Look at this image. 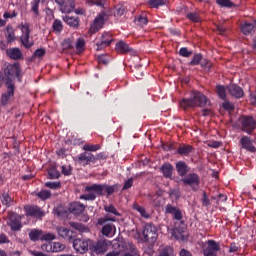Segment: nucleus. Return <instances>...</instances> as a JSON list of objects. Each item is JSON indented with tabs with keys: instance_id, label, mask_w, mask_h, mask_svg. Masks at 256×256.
I'll list each match as a JSON object with an SVG mask.
<instances>
[{
	"instance_id": "64",
	"label": "nucleus",
	"mask_w": 256,
	"mask_h": 256,
	"mask_svg": "<svg viewBox=\"0 0 256 256\" xmlns=\"http://www.w3.org/2000/svg\"><path fill=\"white\" fill-rule=\"evenodd\" d=\"M222 107H223V109H225V111H234L235 110V106L229 101L224 102L222 104Z\"/></svg>"
},
{
	"instance_id": "26",
	"label": "nucleus",
	"mask_w": 256,
	"mask_h": 256,
	"mask_svg": "<svg viewBox=\"0 0 256 256\" xmlns=\"http://www.w3.org/2000/svg\"><path fill=\"white\" fill-rule=\"evenodd\" d=\"M27 215H29V217L41 219V217H45V212H43L38 206H33L27 210Z\"/></svg>"
},
{
	"instance_id": "4",
	"label": "nucleus",
	"mask_w": 256,
	"mask_h": 256,
	"mask_svg": "<svg viewBox=\"0 0 256 256\" xmlns=\"http://www.w3.org/2000/svg\"><path fill=\"white\" fill-rule=\"evenodd\" d=\"M143 237L145 241L153 245V243L157 242L159 234L157 233V227L152 223H148L145 225L143 229Z\"/></svg>"
},
{
	"instance_id": "38",
	"label": "nucleus",
	"mask_w": 256,
	"mask_h": 256,
	"mask_svg": "<svg viewBox=\"0 0 256 256\" xmlns=\"http://www.w3.org/2000/svg\"><path fill=\"white\" fill-rule=\"evenodd\" d=\"M134 23H136L139 27H144V25H147V23H149V20L147 19V16L139 15L134 19Z\"/></svg>"
},
{
	"instance_id": "60",
	"label": "nucleus",
	"mask_w": 256,
	"mask_h": 256,
	"mask_svg": "<svg viewBox=\"0 0 256 256\" xmlns=\"http://www.w3.org/2000/svg\"><path fill=\"white\" fill-rule=\"evenodd\" d=\"M202 205H203V207L211 206V200H209V196L207 195V192H205V191L203 192Z\"/></svg>"
},
{
	"instance_id": "35",
	"label": "nucleus",
	"mask_w": 256,
	"mask_h": 256,
	"mask_svg": "<svg viewBox=\"0 0 256 256\" xmlns=\"http://www.w3.org/2000/svg\"><path fill=\"white\" fill-rule=\"evenodd\" d=\"M125 11H127V8L123 4H117L114 8V16L123 17V15H125Z\"/></svg>"
},
{
	"instance_id": "31",
	"label": "nucleus",
	"mask_w": 256,
	"mask_h": 256,
	"mask_svg": "<svg viewBox=\"0 0 256 256\" xmlns=\"http://www.w3.org/2000/svg\"><path fill=\"white\" fill-rule=\"evenodd\" d=\"M192 152H193V146L187 145V144H182L177 149L178 155L185 156V157H187Z\"/></svg>"
},
{
	"instance_id": "52",
	"label": "nucleus",
	"mask_w": 256,
	"mask_h": 256,
	"mask_svg": "<svg viewBox=\"0 0 256 256\" xmlns=\"http://www.w3.org/2000/svg\"><path fill=\"white\" fill-rule=\"evenodd\" d=\"M211 199L213 201H216V205H219V203H223L225 201H227V195L225 194H219L218 196H212Z\"/></svg>"
},
{
	"instance_id": "21",
	"label": "nucleus",
	"mask_w": 256,
	"mask_h": 256,
	"mask_svg": "<svg viewBox=\"0 0 256 256\" xmlns=\"http://www.w3.org/2000/svg\"><path fill=\"white\" fill-rule=\"evenodd\" d=\"M78 163H83V165H89L90 163H95V155L89 152H83L77 158Z\"/></svg>"
},
{
	"instance_id": "30",
	"label": "nucleus",
	"mask_w": 256,
	"mask_h": 256,
	"mask_svg": "<svg viewBox=\"0 0 256 256\" xmlns=\"http://www.w3.org/2000/svg\"><path fill=\"white\" fill-rule=\"evenodd\" d=\"M5 37L7 43H13L17 37L15 36V29H13V26L8 25L5 30Z\"/></svg>"
},
{
	"instance_id": "42",
	"label": "nucleus",
	"mask_w": 256,
	"mask_h": 256,
	"mask_svg": "<svg viewBox=\"0 0 256 256\" xmlns=\"http://www.w3.org/2000/svg\"><path fill=\"white\" fill-rule=\"evenodd\" d=\"M52 29L55 31V33H61V31H63V22H61L59 19L54 20Z\"/></svg>"
},
{
	"instance_id": "46",
	"label": "nucleus",
	"mask_w": 256,
	"mask_h": 256,
	"mask_svg": "<svg viewBox=\"0 0 256 256\" xmlns=\"http://www.w3.org/2000/svg\"><path fill=\"white\" fill-rule=\"evenodd\" d=\"M203 61V55H201V53L195 54L193 56V59L189 62L188 65H199V63H201Z\"/></svg>"
},
{
	"instance_id": "53",
	"label": "nucleus",
	"mask_w": 256,
	"mask_h": 256,
	"mask_svg": "<svg viewBox=\"0 0 256 256\" xmlns=\"http://www.w3.org/2000/svg\"><path fill=\"white\" fill-rule=\"evenodd\" d=\"M76 49L78 51V53H83V51H85V40L84 39H78L77 43H76Z\"/></svg>"
},
{
	"instance_id": "41",
	"label": "nucleus",
	"mask_w": 256,
	"mask_h": 256,
	"mask_svg": "<svg viewBox=\"0 0 256 256\" xmlns=\"http://www.w3.org/2000/svg\"><path fill=\"white\" fill-rule=\"evenodd\" d=\"M148 3L154 9H159V7H163V5H167V0H149Z\"/></svg>"
},
{
	"instance_id": "59",
	"label": "nucleus",
	"mask_w": 256,
	"mask_h": 256,
	"mask_svg": "<svg viewBox=\"0 0 256 256\" xmlns=\"http://www.w3.org/2000/svg\"><path fill=\"white\" fill-rule=\"evenodd\" d=\"M62 47L64 50L73 49V41L70 38H67L63 41Z\"/></svg>"
},
{
	"instance_id": "62",
	"label": "nucleus",
	"mask_w": 256,
	"mask_h": 256,
	"mask_svg": "<svg viewBox=\"0 0 256 256\" xmlns=\"http://www.w3.org/2000/svg\"><path fill=\"white\" fill-rule=\"evenodd\" d=\"M241 247L239 246V243L232 242L229 246V253H237Z\"/></svg>"
},
{
	"instance_id": "11",
	"label": "nucleus",
	"mask_w": 256,
	"mask_h": 256,
	"mask_svg": "<svg viewBox=\"0 0 256 256\" xmlns=\"http://www.w3.org/2000/svg\"><path fill=\"white\" fill-rule=\"evenodd\" d=\"M113 251L109 252L106 256H121V253H125L127 249V243L119 240L112 241Z\"/></svg>"
},
{
	"instance_id": "56",
	"label": "nucleus",
	"mask_w": 256,
	"mask_h": 256,
	"mask_svg": "<svg viewBox=\"0 0 256 256\" xmlns=\"http://www.w3.org/2000/svg\"><path fill=\"white\" fill-rule=\"evenodd\" d=\"M80 199H84V201H95L97 195L95 193L83 194L80 196Z\"/></svg>"
},
{
	"instance_id": "27",
	"label": "nucleus",
	"mask_w": 256,
	"mask_h": 256,
	"mask_svg": "<svg viewBox=\"0 0 256 256\" xmlns=\"http://www.w3.org/2000/svg\"><path fill=\"white\" fill-rule=\"evenodd\" d=\"M6 54L10 59H14L15 61H17V59H23V52H21L19 48H10L6 51Z\"/></svg>"
},
{
	"instance_id": "10",
	"label": "nucleus",
	"mask_w": 256,
	"mask_h": 256,
	"mask_svg": "<svg viewBox=\"0 0 256 256\" xmlns=\"http://www.w3.org/2000/svg\"><path fill=\"white\" fill-rule=\"evenodd\" d=\"M241 124L242 131H245V133H253L255 131L256 121L253 116H243L241 118Z\"/></svg>"
},
{
	"instance_id": "16",
	"label": "nucleus",
	"mask_w": 256,
	"mask_h": 256,
	"mask_svg": "<svg viewBox=\"0 0 256 256\" xmlns=\"http://www.w3.org/2000/svg\"><path fill=\"white\" fill-rule=\"evenodd\" d=\"M8 91L1 96V105H7L15 95V85H6Z\"/></svg>"
},
{
	"instance_id": "54",
	"label": "nucleus",
	"mask_w": 256,
	"mask_h": 256,
	"mask_svg": "<svg viewBox=\"0 0 256 256\" xmlns=\"http://www.w3.org/2000/svg\"><path fill=\"white\" fill-rule=\"evenodd\" d=\"M14 73L18 81H21L23 77V71H21V66H19V64H14Z\"/></svg>"
},
{
	"instance_id": "8",
	"label": "nucleus",
	"mask_w": 256,
	"mask_h": 256,
	"mask_svg": "<svg viewBox=\"0 0 256 256\" xmlns=\"http://www.w3.org/2000/svg\"><path fill=\"white\" fill-rule=\"evenodd\" d=\"M182 183H184V185H189V187H192L194 191H197V189H199L201 179L197 173H190L182 179Z\"/></svg>"
},
{
	"instance_id": "13",
	"label": "nucleus",
	"mask_w": 256,
	"mask_h": 256,
	"mask_svg": "<svg viewBox=\"0 0 256 256\" xmlns=\"http://www.w3.org/2000/svg\"><path fill=\"white\" fill-rule=\"evenodd\" d=\"M9 226L12 231L21 230V216L15 212L9 214Z\"/></svg>"
},
{
	"instance_id": "1",
	"label": "nucleus",
	"mask_w": 256,
	"mask_h": 256,
	"mask_svg": "<svg viewBox=\"0 0 256 256\" xmlns=\"http://www.w3.org/2000/svg\"><path fill=\"white\" fill-rule=\"evenodd\" d=\"M207 102L206 95L199 91H193L189 98H183L180 101V107L187 111V109H194V107H205Z\"/></svg>"
},
{
	"instance_id": "45",
	"label": "nucleus",
	"mask_w": 256,
	"mask_h": 256,
	"mask_svg": "<svg viewBox=\"0 0 256 256\" xmlns=\"http://www.w3.org/2000/svg\"><path fill=\"white\" fill-rule=\"evenodd\" d=\"M48 175L49 179H59V177H61V173H59V171L55 167H51L48 170Z\"/></svg>"
},
{
	"instance_id": "9",
	"label": "nucleus",
	"mask_w": 256,
	"mask_h": 256,
	"mask_svg": "<svg viewBox=\"0 0 256 256\" xmlns=\"http://www.w3.org/2000/svg\"><path fill=\"white\" fill-rule=\"evenodd\" d=\"M65 244L61 242H49L41 246L42 251H47V253H61L65 251Z\"/></svg>"
},
{
	"instance_id": "17",
	"label": "nucleus",
	"mask_w": 256,
	"mask_h": 256,
	"mask_svg": "<svg viewBox=\"0 0 256 256\" xmlns=\"http://www.w3.org/2000/svg\"><path fill=\"white\" fill-rule=\"evenodd\" d=\"M115 50L121 55L125 53H131V55L135 54V50H133V48H130L129 44L125 43L123 40H120L118 43H116Z\"/></svg>"
},
{
	"instance_id": "15",
	"label": "nucleus",
	"mask_w": 256,
	"mask_h": 256,
	"mask_svg": "<svg viewBox=\"0 0 256 256\" xmlns=\"http://www.w3.org/2000/svg\"><path fill=\"white\" fill-rule=\"evenodd\" d=\"M15 73V65L9 64L4 68L5 85H15L13 83V75Z\"/></svg>"
},
{
	"instance_id": "23",
	"label": "nucleus",
	"mask_w": 256,
	"mask_h": 256,
	"mask_svg": "<svg viewBox=\"0 0 256 256\" xmlns=\"http://www.w3.org/2000/svg\"><path fill=\"white\" fill-rule=\"evenodd\" d=\"M111 35L109 33H104L102 35V41L97 43V51H102V49H105V47H109L111 43H113V39H109Z\"/></svg>"
},
{
	"instance_id": "48",
	"label": "nucleus",
	"mask_w": 256,
	"mask_h": 256,
	"mask_svg": "<svg viewBox=\"0 0 256 256\" xmlns=\"http://www.w3.org/2000/svg\"><path fill=\"white\" fill-rule=\"evenodd\" d=\"M216 3L220 7H227V8L235 7V4L231 2V0H216Z\"/></svg>"
},
{
	"instance_id": "50",
	"label": "nucleus",
	"mask_w": 256,
	"mask_h": 256,
	"mask_svg": "<svg viewBox=\"0 0 256 256\" xmlns=\"http://www.w3.org/2000/svg\"><path fill=\"white\" fill-rule=\"evenodd\" d=\"M99 149H101V145L99 144H96V145H93V144H85L83 146V150L84 151H99Z\"/></svg>"
},
{
	"instance_id": "24",
	"label": "nucleus",
	"mask_w": 256,
	"mask_h": 256,
	"mask_svg": "<svg viewBox=\"0 0 256 256\" xmlns=\"http://www.w3.org/2000/svg\"><path fill=\"white\" fill-rule=\"evenodd\" d=\"M240 143L242 145V149H246V151H250V153H255L256 148L253 146L251 138H249L248 136H244L241 138Z\"/></svg>"
},
{
	"instance_id": "61",
	"label": "nucleus",
	"mask_w": 256,
	"mask_h": 256,
	"mask_svg": "<svg viewBox=\"0 0 256 256\" xmlns=\"http://www.w3.org/2000/svg\"><path fill=\"white\" fill-rule=\"evenodd\" d=\"M107 221H112L113 223H115L116 220L114 217L106 216L104 218L98 219V225H105V223H107Z\"/></svg>"
},
{
	"instance_id": "47",
	"label": "nucleus",
	"mask_w": 256,
	"mask_h": 256,
	"mask_svg": "<svg viewBox=\"0 0 256 256\" xmlns=\"http://www.w3.org/2000/svg\"><path fill=\"white\" fill-rule=\"evenodd\" d=\"M158 256H173V248L169 246L163 247Z\"/></svg>"
},
{
	"instance_id": "2",
	"label": "nucleus",
	"mask_w": 256,
	"mask_h": 256,
	"mask_svg": "<svg viewBox=\"0 0 256 256\" xmlns=\"http://www.w3.org/2000/svg\"><path fill=\"white\" fill-rule=\"evenodd\" d=\"M112 243L113 242L109 240H98V241L91 242L89 245L91 255L93 256L105 255V253H107V250L109 249V245H112Z\"/></svg>"
},
{
	"instance_id": "49",
	"label": "nucleus",
	"mask_w": 256,
	"mask_h": 256,
	"mask_svg": "<svg viewBox=\"0 0 256 256\" xmlns=\"http://www.w3.org/2000/svg\"><path fill=\"white\" fill-rule=\"evenodd\" d=\"M187 19L193 21V23H199L201 21V17L196 12H190L186 15Z\"/></svg>"
},
{
	"instance_id": "28",
	"label": "nucleus",
	"mask_w": 256,
	"mask_h": 256,
	"mask_svg": "<svg viewBox=\"0 0 256 256\" xmlns=\"http://www.w3.org/2000/svg\"><path fill=\"white\" fill-rule=\"evenodd\" d=\"M160 171L163 173L166 179H171V177H173V165L170 163H164L161 166Z\"/></svg>"
},
{
	"instance_id": "14",
	"label": "nucleus",
	"mask_w": 256,
	"mask_h": 256,
	"mask_svg": "<svg viewBox=\"0 0 256 256\" xmlns=\"http://www.w3.org/2000/svg\"><path fill=\"white\" fill-rule=\"evenodd\" d=\"M105 23V13L99 14L95 20L93 25L89 29L90 35H93V33H97L100 29H103V25Z\"/></svg>"
},
{
	"instance_id": "51",
	"label": "nucleus",
	"mask_w": 256,
	"mask_h": 256,
	"mask_svg": "<svg viewBox=\"0 0 256 256\" xmlns=\"http://www.w3.org/2000/svg\"><path fill=\"white\" fill-rule=\"evenodd\" d=\"M113 231V225L112 224H106L102 228V234L106 237H109Z\"/></svg>"
},
{
	"instance_id": "55",
	"label": "nucleus",
	"mask_w": 256,
	"mask_h": 256,
	"mask_svg": "<svg viewBox=\"0 0 256 256\" xmlns=\"http://www.w3.org/2000/svg\"><path fill=\"white\" fill-rule=\"evenodd\" d=\"M179 55H181V57H191L193 51L189 50L187 47H183L179 50Z\"/></svg>"
},
{
	"instance_id": "25",
	"label": "nucleus",
	"mask_w": 256,
	"mask_h": 256,
	"mask_svg": "<svg viewBox=\"0 0 256 256\" xmlns=\"http://www.w3.org/2000/svg\"><path fill=\"white\" fill-rule=\"evenodd\" d=\"M176 171L180 177H185L189 173V166L185 161H179L176 163Z\"/></svg>"
},
{
	"instance_id": "7",
	"label": "nucleus",
	"mask_w": 256,
	"mask_h": 256,
	"mask_svg": "<svg viewBox=\"0 0 256 256\" xmlns=\"http://www.w3.org/2000/svg\"><path fill=\"white\" fill-rule=\"evenodd\" d=\"M29 239L32 241H53L55 239V234L47 233L43 235V230L33 229L29 232Z\"/></svg>"
},
{
	"instance_id": "34",
	"label": "nucleus",
	"mask_w": 256,
	"mask_h": 256,
	"mask_svg": "<svg viewBox=\"0 0 256 256\" xmlns=\"http://www.w3.org/2000/svg\"><path fill=\"white\" fill-rule=\"evenodd\" d=\"M70 226L80 233H87L89 231V228L82 223L70 222Z\"/></svg>"
},
{
	"instance_id": "22",
	"label": "nucleus",
	"mask_w": 256,
	"mask_h": 256,
	"mask_svg": "<svg viewBox=\"0 0 256 256\" xmlns=\"http://www.w3.org/2000/svg\"><path fill=\"white\" fill-rule=\"evenodd\" d=\"M85 211V205H83L80 202H73L69 206V212L72 213V215H81Z\"/></svg>"
},
{
	"instance_id": "19",
	"label": "nucleus",
	"mask_w": 256,
	"mask_h": 256,
	"mask_svg": "<svg viewBox=\"0 0 256 256\" xmlns=\"http://www.w3.org/2000/svg\"><path fill=\"white\" fill-rule=\"evenodd\" d=\"M57 233L59 237H62V239H66L67 241H72V239H75V233L66 227H58Z\"/></svg>"
},
{
	"instance_id": "40",
	"label": "nucleus",
	"mask_w": 256,
	"mask_h": 256,
	"mask_svg": "<svg viewBox=\"0 0 256 256\" xmlns=\"http://www.w3.org/2000/svg\"><path fill=\"white\" fill-rule=\"evenodd\" d=\"M216 93L220 97V99H222L223 101H225V99H227V93H226V90H225V86L217 85L216 86Z\"/></svg>"
},
{
	"instance_id": "39",
	"label": "nucleus",
	"mask_w": 256,
	"mask_h": 256,
	"mask_svg": "<svg viewBox=\"0 0 256 256\" xmlns=\"http://www.w3.org/2000/svg\"><path fill=\"white\" fill-rule=\"evenodd\" d=\"M133 209H135V211H138V213H140L141 217H144V219H149V213H147V210H145L144 207L138 204H133Z\"/></svg>"
},
{
	"instance_id": "29",
	"label": "nucleus",
	"mask_w": 256,
	"mask_h": 256,
	"mask_svg": "<svg viewBox=\"0 0 256 256\" xmlns=\"http://www.w3.org/2000/svg\"><path fill=\"white\" fill-rule=\"evenodd\" d=\"M63 21L69 25V27H73L74 29L79 28V17H73L66 15L63 17Z\"/></svg>"
},
{
	"instance_id": "37",
	"label": "nucleus",
	"mask_w": 256,
	"mask_h": 256,
	"mask_svg": "<svg viewBox=\"0 0 256 256\" xmlns=\"http://www.w3.org/2000/svg\"><path fill=\"white\" fill-rule=\"evenodd\" d=\"M104 211H106V213H111V215H115L116 217H121V213L117 211V208H115L113 204L105 205Z\"/></svg>"
},
{
	"instance_id": "44",
	"label": "nucleus",
	"mask_w": 256,
	"mask_h": 256,
	"mask_svg": "<svg viewBox=\"0 0 256 256\" xmlns=\"http://www.w3.org/2000/svg\"><path fill=\"white\" fill-rule=\"evenodd\" d=\"M36 195L42 201H47V199H49L51 197V191L42 190V191L38 192Z\"/></svg>"
},
{
	"instance_id": "36",
	"label": "nucleus",
	"mask_w": 256,
	"mask_h": 256,
	"mask_svg": "<svg viewBox=\"0 0 256 256\" xmlns=\"http://www.w3.org/2000/svg\"><path fill=\"white\" fill-rule=\"evenodd\" d=\"M2 205H5V207H11V203L13 202V199L11 198V195L9 193L4 192L2 196L0 197Z\"/></svg>"
},
{
	"instance_id": "20",
	"label": "nucleus",
	"mask_w": 256,
	"mask_h": 256,
	"mask_svg": "<svg viewBox=\"0 0 256 256\" xmlns=\"http://www.w3.org/2000/svg\"><path fill=\"white\" fill-rule=\"evenodd\" d=\"M221 250V246L215 240H208V246L204 249V255H213Z\"/></svg>"
},
{
	"instance_id": "43",
	"label": "nucleus",
	"mask_w": 256,
	"mask_h": 256,
	"mask_svg": "<svg viewBox=\"0 0 256 256\" xmlns=\"http://www.w3.org/2000/svg\"><path fill=\"white\" fill-rule=\"evenodd\" d=\"M41 4V0H33L31 2V11L34 13L36 17H39V5Z\"/></svg>"
},
{
	"instance_id": "33",
	"label": "nucleus",
	"mask_w": 256,
	"mask_h": 256,
	"mask_svg": "<svg viewBox=\"0 0 256 256\" xmlns=\"http://www.w3.org/2000/svg\"><path fill=\"white\" fill-rule=\"evenodd\" d=\"M241 31L243 35H253V33H255V25H253V23L245 22L241 26Z\"/></svg>"
},
{
	"instance_id": "58",
	"label": "nucleus",
	"mask_w": 256,
	"mask_h": 256,
	"mask_svg": "<svg viewBox=\"0 0 256 256\" xmlns=\"http://www.w3.org/2000/svg\"><path fill=\"white\" fill-rule=\"evenodd\" d=\"M45 187L49 189H61V182H46Z\"/></svg>"
},
{
	"instance_id": "6",
	"label": "nucleus",
	"mask_w": 256,
	"mask_h": 256,
	"mask_svg": "<svg viewBox=\"0 0 256 256\" xmlns=\"http://www.w3.org/2000/svg\"><path fill=\"white\" fill-rule=\"evenodd\" d=\"M21 31H22V36L20 37V41L23 47H25V49H31V47L35 45V42L29 40V37L31 35V29H29V23L27 22L24 24L22 23Z\"/></svg>"
},
{
	"instance_id": "57",
	"label": "nucleus",
	"mask_w": 256,
	"mask_h": 256,
	"mask_svg": "<svg viewBox=\"0 0 256 256\" xmlns=\"http://www.w3.org/2000/svg\"><path fill=\"white\" fill-rule=\"evenodd\" d=\"M200 65L205 71H210L212 64L209 60L202 58V61H200Z\"/></svg>"
},
{
	"instance_id": "63",
	"label": "nucleus",
	"mask_w": 256,
	"mask_h": 256,
	"mask_svg": "<svg viewBox=\"0 0 256 256\" xmlns=\"http://www.w3.org/2000/svg\"><path fill=\"white\" fill-rule=\"evenodd\" d=\"M177 209H178L177 207H175L171 204H167L165 207V213L173 215L177 211Z\"/></svg>"
},
{
	"instance_id": "18",
	"label": "nucleus",
	"mask_w": 256,
	"mask_h": 256,
	"mask_svg": "<svg viewBox=\"0 0 256 256\" xmlns=\"http://www.w3.org/2000/svg\"><path fill=\"white\" fill-rule=\"evenodd\" d=\"M227 89L230 95H232V97H235L236 99H241V97L245 95V93L243 92V88L236 84L228 85Z\"/></svg>"
},
{
	"instance_id": "32",
	"label": "nucleus",
	"mask_w": 256,
	"mask_h": 256,
	"mask_svg": "<svg viewBox=\"0 0 256 256\" xmlns=\"http://www.w3.org/2000/svg\"><path fill=\"white\" fill-rule=\"evenodd\" d=\"M123 253V256H141V254H139V250H137V248L133 244L126 243V249Z\"/></svg>"
},
{
	"instance_id": "12",
	"label": "nucleus",
	"mask_w": 256,
	"mask_h": 256,
	"mask_svg": "<svg viewBox=\"0 0 256 256\" xmlns=\"http://www.w3.org/2000/svg\"><path fill=\"white\" fill-rule=\"evenodd\" d=\"M89 240L85 239H74L73 240V248L76 253H80L81 255L87 253L89 251Z\"/></svg>"
},
{
	"instance_id": "5",
	"label": "nucleus",
	"mask_w": 256,
	"mask_h": 256,
	"mask_svg": "<svg viewBox=\"0 0 256 256\" xmlns=\"http://www.w3.org/2000/svg\"><path fill=\"white\" fill-rule=\"evenodd\" d=\"M172 237H174L176 241H187L189 235H187V227L183 222L175 223V227L172 230Z\"/></svg>"
},
{
	"instance_id": "3",
	"label": "nucleus",
	"mask_w": 256,
	"mask_h": 256,
	"mask_svg": "<svg viewBox=\"0 0 256 256\" xmlns=\"http://www.w3.org/2000/svg\"><path fill=\"white\" fill-rule=\"evenodd\" d=\"M86 191H88V193H91V191H94V193H97V195H105V193H107V195H113L115 193V191H117L118 187L117 185H107V184H94L92 186H86Z\"/></svg>"
}]
</instances>
